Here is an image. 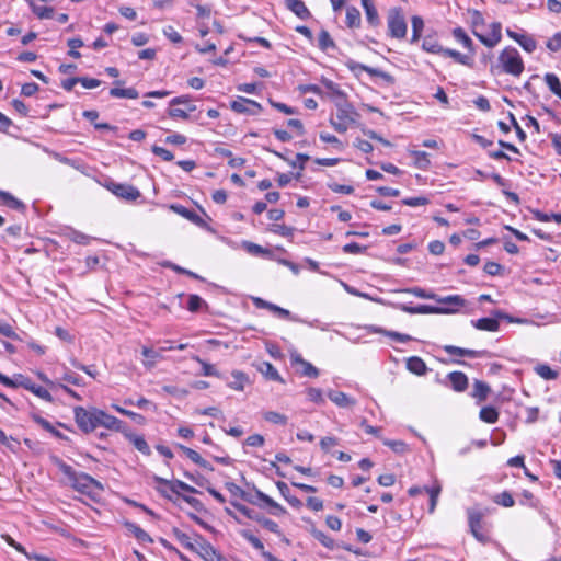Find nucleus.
Returning a JSON list of instances; mask_svg holds the SVG:
<instances>
[{"instance_id": "nucleus-19", "label": "nucleus", "mask_w": 561, "mask_h": 561, "mask_svg": "<svg viewBox=\"0 0 561 561\" xmlns=\"http://www.w3.org/2000/svg\"><path fill=\"white\" fill-rule=\"evenodd\" d=\"M256 369L267 379L278 382H284L277 369L268 362H260L256 364Z\"/></svg>"}, {"instance_id": "nucleus-27", "label": "nucleus", "mask_w": 561, "mask_h": 561, "mask_svg": "<svg viewBox=\"0 0 561 561\" xmlns=\"http://www.w3.org/2000/svg\"><path fill=\"white\" fill-rule=\"evenodd\" d=\"M255 496L273 510L272 514L283 515L286 513V510L282 505L257 489L255 490Z\"/></svg>"}, {"instance_id": "nucleus-5", "label": "nucleus", "mask_w": 561, "mask_h": 561, "mask_svg": "<svg viewBox=\"0 0 561 561\" xmlns=\"http://www.w3.org/2000/svg\"><path fill=\"white\" fill-rule=\"evenodd\" d=\"M388 31L393 38L402 39L407 35V22L399 8H392L388 12Z\"/></svg>"}, {"instance_id": "nucleus-44", "label": "nucleus", "mask_w": 561, "mask_h": 561, "mask_svg": "<svg viewBox=\"0 0 561 561\" xmlns=\"http://www.w3.org/2000/svg\"><path fill=\"white\" fill-rule=\"evenodd\" d=\"M479 416L483 422L493 424L499 420V412L493 407H483Z\"/></svg>"}, {"instance_id": "nucleus-8", "label": "nucleus", "mask_w": 561, "mask_h": 561, "mask_svg": "<svg viewBox=\"0 0 561 561\" xmlns=\"http://www.w3.org/2000/svg\"><path fill=\"white\" fill-rule=\"evenodd\" d=\"M18 387H22L28 391H31L32 393H34L35 396H37L38 398L47 401V402H53V397L50 394V392L41 387V386H36L30 378L27 377H24L22 375H18L16 376V383H15V388Z\"/></svg>"}, {"instance_id": "nucleus-46", "label": "nucleus", "mask_w": 561, "mask_h": 561, "mask_svg": "<svg viewBox=\"0 0 561 561\" xmlns=\"http://www.w3.org/2000/svg\"><path fill=\"white\" fill-rule=\"evenodd\" d=\"M535 371L546 380H554L558 377V373L546 364L537 365Z\"/></svg>"}, {"instance_id": "nucleus-32", "label": "nucleus", "mask_w": 561, "mask_h": 561, "mask_svg": "<svg viewBox=\"0 0 561 561\" xmlns=\"http://www.w3.org/2000/svg\"><path fill=\"white\" fill-rule=\"evenodd\" d=\"M126 437L134 445V447L144 455H150V447L141 435L127 434Z\"/></svg>"}, {"instance_id": "nucleus-47", "label": "nucleus", "mask_w": 561, "mask_h": 561, "mask_svg": "<svg viewBox=\"0 0 561 561\" xmlns=\"http://www.w3.org/2000/svg\"><path fill=\"white\" fill-rule=\"evenodd\" d=\"M453 35H454L455 39L458 41L459 43H461L466 48H468L469 50L473 49V43H472L471 38L467 35V33L461 27H456L453 31Z\"/></svg>"}, {"instance_id": "nucleus-58", "label": "nucleus", "mask_w": 561, "mask_h": 561, "mask_svg": "<svg viewBox=\"0 0 561 561\" xmlns=\"http://www.w3.org/2000/svg\"><path fill=\"white\" fill-rule=\"evenodd\" d=\"M204 305H206V302L198 295L193 294L188 296L187 309L191 312L198 311Z\"/></svg>"}, {"instance_id": "nucleus-39", "label": "nucleus", "mask_w": 561, "mask_h": 561, "mask_svg": "<svg viewBox=\"0 0 561 561\" xmlns=\"http://www.w3.org/2000/svg\"><path fill=\"white\" fill-rule=\"evenodd\" d=\"M410 153L414 157V164L421 170H426L430 164L428 153L425 151L411 150Z\"/></svg>"}, {"instance_id": "nucleus-35", "label": "nucleus", "mask_w": 561, "mask_h": 561, "mask_svg": "<svg viewBox=\"0 0 561 561\" xmlns=\"http://www.w3.org/2000/svg\"><path fill=\"white\" fill-rule=\"evenodd\" d=\"M543 79L549 90L561 101V82L559 78L554 73L548 72Z\"/></svg>"}, {"instance_id": "nucleus-22", "label": "nucleus", "mask_w": 561, "mask_h": 561, "mask_svg": "<svg viewBox=\"0 0 561 561\" xmlns=\"http://www.w3.org/2000/svg\"><path fill=\"white\" fill-rule=\"evenodd\" d=\"M329 399L340 408H351L355 405L356 400L348 397L342 391H330L328 393Z\"/></svg>"}, {"instance_id": "nucleus-51", "label": "nucleus", "mask_w": 561, "mask_h": 561, "mask_svg": "<svg viewBox=\"0 0 561 561\" xmlns=\"http://www.w3.org/2000/svg\"><path fill=\"white\" fill-rule=\"evenodd\" d=\"M263 417L265 421L274 423V424H280L285 425L287 423V416L275 412V411H267L263 414Z\"/></svg>"}, {"instance_id": "nucleus-17", "label": "nucleus", "mask_w": 561, "mask_h": 561, "mask_svg": "<svg viewBox=\"0 0 561 561\" xmlns=\"http://www.w3.org/2000/svg\"><path fill=\"white\" fill-rule=\"evenodd\" d=\"M447 379L456 392H463L468 388V377L462 371L449 373Z\"/></svg>"}, {"instance_id": "nucleus-2", "label": "nucleus", "mask_w": 561, "mask_h": 561, "mask_svg": "<svg viewBox=\"0 0 561 561\" xmlns=\"http://www.w3.org/2000/svg\"><path fill=\"white\" fill-rule=\"evenodd\" d=\"M525 69L520 54L515 47H505L497 57V64L491 68L494 73L496 71L519 77Z\"/></svg>"}, {"instance_id": "nucleus-48", "label": "nucleus", "mask_w": 561, "mask_h": 561, "mask_svg": "<svg viewBox=\"0 0 561 561\" xmlns=\"http://www.w3.org/2000/svg\"><path fill=\"white\" fill-rule=\"evenodd\" d=\"M33 420L35 421L36 424H38L45 431L51 433L54 436H56L58 438H62L61 433L59 431H57L46 419H44L39 415H34Z\"/></svg>"}, {"instance_id": "nucleus-26", "label": "nucleus", "mask_w": 561, "mask_h": 561, "mask_svg": "<svg viewBox=\"0 0 561 561\" xmlns=\"http://www.w3.org/2000/svg\"><path fill=\"white\" fill-rule=\"evenodd\" d=\"M407 369L412 374L423 376L425 375L427 367L422 358L417 356H412L407 360Z\"/></svg>"}, {"instance_id": "nucleus-60", "label": "nucleus", "mask_w": 561, "mask_h": 561, "mask_svg": "<svg viewBox=\"0 0 561 561\" xmlns=\"http://www.w3.org/2000/svg\"><path fill=\"white\" fill-rule=\"evenodd\" d=\"M242 536L248 542H250L253 546V548H255L256 550H260L262 553H263V551H265L263 542L257 537H255L253 534L245 530L242 533Z\"/></svg>"}, {"instance_id": "nucleus-7", "label": "nucleus", "mask_w": 561, "mask_h": 561, "mask_svg": "<svg viewBox=\"0 0 561 561\" xmlns=\"http://www.w3.org/2000/svg\"><path fill=\"white\" fill-rule=\"evenodd\" d=\"M467 515L470 533L477 540L481 542L486 541L488 538L482 531V518L484 514L480 510L472 507L467 510Z\"/></svg>"}, {"instance_id": "nucleus-40", "label": "nucleus", "mask_w": 561, "mask_h": 561, "mask_svg": "<svg viewBox=\"0 0 561 561\" xmlns=\"http://www.w3.org/2000/svg\"><path fill=\"white\" fill-rule=\"evenodd\" d=\"M424 490L430 495L428 512L434 513L436 505H437L438 496L442 492V486H440V484L436 483L435 485H433L431 488L425 486Z\"/></svg>"}, {"instance_id": "nucleus-63", "label": "nucleus", "mask_w": 561, "mask_h": 561, "mask_svg": "<svg viewBox=\"0 0 561 561\" xmlns=\"http://www.w3.org/2000/svg\"><path fill=\"white\" fill-rule=\"evenodd\" d=\"M547 48L551 51L561 49V32L556 33L546 44Z\"/></svg>"}, {"instance_id": "nucleus-4", "label": "nucleus", "mask_w": 561, "mask_h": 561, "mask_svg": "<svg viewBox=\"0 0 561 561\" xmlns=\"http://www.w3.org/2000/svg\"><path fill=\"white\" fill-rule=\"evenodd\" d=\"M73 414L76 423L82 432L90 433L98 427L96 408L84 409L82 407H76Z\"/></svg>"}, {"instance_id": "nucleus-42", "label": "nucleus", "mask_w": 561, "mask_h": 561, "mask_svg": "<svg viewBox=\"0 0 561 561\" xmlns=\"http://www.w3.org/2000/svg\"><path fill=\"white\" fill-rule=\"evenodd\" d=\"M110 95L113 98L137 99L139 93L135 88L121 89L115 87L110 90Z\"/></svg>"}, {"instance_id": "nucleus-18", "label": "nucleus", "mask_w": 561, "mask_h": 561, "mask_svg": "<svg viewBox=\"0 0 561 561\" xmlns=\"http://www.w3.org/2000/svg\"><path fill=\"white\" fill-rule=\"evenodd\" d=\"M443 348L446 353H448L450 355L467 356V357H471V358L483 357L486 354L485 351L462 348V347L454 346V345H445V346H443Z\"/></svg>"}, {"instance_id": "nucleus-57", "label": "nucleus", "mask_w": 561, "mask_h": 561, "mask_svg": "<svg viewBox=\"0 0 561 561\" xmlns=\"http://www.w3.org/2000/svg\"><path fill=\"white\" fill-rule=\"evenodd\" d=\"M313 536L317 540H319L324 547L329 548V549H334L335 548V541L333 538H331L330 536L325 535L323 531L321 530H313Z\"/></svg>"}, {"instance_id": "nucleus-9", "label": "nucleus", "mask_w": 561, "mask_h": 561, "mask_svg": "<svg viewBox=\"0 0 561 561\" xmlns=\"http://www.w3.org/2000/svg\"><path fill=\"white\" fill-rule=\"evenodd\" d=\"M107 188L117 197L126 199V201H136L140 197V192L138 188L130 184H121V183H110Z\"/></svg>"}, {"instance_id": "nucleus-54", "label": "nucleus", "mask_w": 561, "mask_h": 561, "mask_svg": "<svg viewBox=\"0 0 561 561\" xmlns=\"http://www.w3.org/2000/svg\"><path fill=\"white\" fill-rule=\"evenodd\" d=\"M112 408L115 411H117L118 413L130 417L131 420H134L138 424H145V422H146V419L141 414L135 413V412L129 411V410H125V409H123L122 407H119L117 404H112Z\"/></svg>"}, {"instance_id": "nucleus-16", "label": "nucleus", "mask_w": 561, "mask_h": 561, "mask_svg": "<svg viewBox=\"0 0 561 561\" xmlns=\"http://www.w3.org/2000/svg\"><path fill=\"white\" fill-rule=\"evenodd\" d=\"M154 479L157 482L167 485L173 493H175L178 495L180 494L179 493L180 490L188 492V493H198V491L195 488L186 484L185 482H183L181 480L170 481V480H167V479H163L160 477H156Z\"/></svg>"}, {"instance_id": "nucleus-49", "label": "nucleus", "mask_w": 561, "mask_h": 561, "mask_svg": "<svg viewBox=\"0 0 561 561\" xmlns=\"http://www.w3.org/2000/svg\"><path fill=\"white\" fill-rule=\"evenodd\" d=\"M373 331L376 332V333H382V334H385V335H387V336H389V337H391V339H393V340H396V341H398L400 343H405V342L412 340V337L410 335H408V334H402V333L394 332V331H386V330H383L381 328H375Z\"/></svg>"}, {"instance_id": "nucleus-23", "label": "nucleus", "mask_w": 561, "mask_h": 561, "mask_svg": "<svg viewBox=\"0 0 561 561\" xmlns=\"http://www.w3.org/2000/svg\"><path fill=\"white\" fill-rule=\"evenodd\" d=\"M435 301L445 305L443 308L456 309V312H458L460 307L466 306V300L459 295H450L446 297L437 296Z\"/></svg>"}, {"instance_id": "nucleus-25", "label": "nucleus", "mask_w": 561, "mask_h": 561, "mask_svg": "<svg viewBox=\"0 0 561 561\" xmlns=\"http://www.w3.org/2000/svg\"><path fill=\"white\" fill-rule=\"evenodd\" d=\"M286 7L302 20L311 16L310 11L301 0H286Z\"/></svg>"}, {"instance_id": "nucleus-59", "label": "nucleus", "mask_w": 561, "mask_h": 561, "mask_svg": "<svg viewBox=\"0 0 561 561\" xmlns=\"http://www.w3.org/2000/svg\"><path fill=\"white\" fill-rule=\"evenodd\" d=\"M518 44L527 53H533L537 48L536 41L531 36H528V35H525V34H523V36H520V39H519Z\"/></svg>"}, {"instance_id": "nucleus-56", "label": "nucleus", "mask_w": 561, "mask_h": 561, "mask_svg": "<svg viewBox=\"0 0 561 561\" xmlns=\"http://www.w3.org/2000/svg\"><path fill=\"white\" fill-rule=\"evenodd\" d=\"M0 198L11 208L20 209L23 207V203L12 196L10 193L5 191H0Z\"/></svg>"}, {"instance_id": "nucleus-10", "label": "nucleus", "mask_w": 561, "mask_h": 561, "mask_svg": "<svg viewBox=\"0 0 561 561\" xmlns=\"http://www.w3.org/2000/svg\"><path fill=\"white\" fill-rule=\"evenodd\" d=\"M96 416H98V420H96L98 426H103L107 430L116 431V432H122L125 426L123 421H121L119 419H117L111 414H107L103 410L96 409Z\"/></svg>"}, {"instance_id": "nucleus-37", "label": "nucleus", "mask_w": 561, "mask_h": 561, "mask_svg": "<svg viewBox=\"0 0 561 561\" xmlns=\"http://www.w3.org/2000/svg\"><path fill=\"white\" fill-rule=\"evenodd\" d=\"M30 7L38 19H51L54 16V9L51 7L38 5L33 0H30Z\"/></svg>"}, {"instance_id": "nucleus-41", "label": "nucleus", "mask_w": 561, "mask_h": 561, "mask_svg": "<svg viewBox=\"0 0 561 561\" xmlns=\"http://www.w3.org/2000/svg\"><path fill=\"white\" fill-rule=\"evenodd\" d=\"M233 380L228 383L229 388L238 391H242L244 389L245 383L248 382V377L242 371L236 370L232 373Z\"/></svg>"}, {"instance_id": "nucleus-38", "label": "nucleus", "mask_w": 561, "mask_h": 561, "mask_svg": "<svg viewBox=\"0 0 561 561\" xmlns=\"http://www.w3.org/2000/svg\"><path fill=\"white\" fill-rule=\"evenodd\" d=\"M411 24H412L411 43H415L422 36V32H423V28H424V21H423V19L421 16L413 15L412 19H411Z\"/></svg>"}, {"instance_id": "nucleus-21", "label": "nucleus", "mask_w": 561, "mask_h": 561, "mask_svg": "<svg viewBox=\"0 0 561 561\" xmlns=\"http://www.w3.org/2000/svg\"><path fill=\"white\" fill-rule=\"evenodd\" d=\"M362 5L365 11L366 20L369 25L376 27L380 24V19L378 12L374 5L373 0H360Z\"/></svg>"}, {"instance_id": "nucleus-61", "label": "nucleus", "mask_w": 561, "mask_h": 561, "mask_svg": "<svg viewBox=\"0 0 561 561\" xmlns=\"http://www.w3.org/2000/svg\"><path fill=\"white\" fill-rule=\"evenodd\" d=\"M405 293H411L414 296L422 298V299H433L436 300L437 295L433 293H427L425 289H422L420 287H414L411 289H404Z\"/></svg>"}, {"instance_id": "nucleus-14", "label": "nucleus", "mask_w": 561, "mask_h": 561, "mask_svg": "<svg viewBox=\"0 0 561 561\" xmlns=\"http://www.w3.org/2000/svg\"><path fill=\"white\" fill-rule=\"evenodd\" d=\"M230 106L237 113L255 114L261 110V105L259 103L245 98H239L238 100L232 101Z\"/></svg>"}, {"instance_id": "nucleus-28", "label": "nucleus", "mask_w": 561, "mask_h": 561, "mask_svg": "<svg viewBox=\"0 0 561 561\" xmlns=\"http://www.w3.org/2000/svg\"><path fill=\"white\" fill-rule=\"evenodd\" d=\"M491 389L488 383L481 380H474L473 390L471 396L476 398L479 402L486 400Z\"/></svg>"}, {"instance_id": "nucleus-29", "label": "nucleus", "mask_w": 561, "mask_h": 561, "mask_svg": "<svg viewBox=\"0 0 561 561\" xmlns=\"http://www.w3.org/2000/svg\"><path fill=\"white\" fill-rule=\"evenodd\" d=\"M472 324L476 329L489 332H495L499 330L500 323L496 319L493 318H481L477 321H472Z\"/></svg>"}, {"instance_id": "nucleus-64", "label": "nucleus", "mask_w": 561, "mask_h": 561, "mask_svg": "<svg viewBox=\"0 0 561 561\" xmlns=\"http://www.w3.org/2000/svg\"><path fill=\"white\" fill-rule=\"evenodd\" d=\"M163 34L172 43L179 44L182 42V36L175 31L173 26H167L163 28Z\"/></svg>"}, {"instance_id": "nucleus-62", "label": "nucleus", "mask_w": 561, "mask_h": 561, "mask_svg": "<svg viewBox=\"0 0 561 561\" xmlns=\"http://www.w3.org/2000/svg\"><path fill=\"white\" fill-rule=\"evenodd\" d=\"M402 203L410 207L423 206L430 203L428 198L423 196L417 197H408L402 201Z\"/></svg>"}, {"instance_id": "nucleus-50", "label": "nucleus", "mask_w": 561, "mask_h": 561, "mask_svg": "<svg viewBox=\"0 0 561 561\" xmlns=\"http://www.w3.org/2000/svg\"><path fill=\"white\" fill-rule=\"evenodd\" d=\"M493 501L503 507H512L515 504V501H514L512 494L507 491H504V492L495 495Z\"/></svg>"}, {"instance_id": "nucleus-36", "label": "nucleus", "mask_w": 561, "mask_h": 561, "mask_svg": "<svg viewBox=\"0 0 561 561\" xmlns=\"http://www.w3.org/2000/svg\"><path fill=\"white\" fill-rule=\"evenodd\" d=\"M318 47L322 51H328L329 49H334L336 47L334 41L328 31L321 30L318 36Z\"/></svg>"}, {"instance_id": "nucleus-13", "label": "nucleus", "mask_w": 561, "mask_h": 561, "mask_svg": "<svg viewBox=\"0 0 561 561\" xmlns=\"http://www.w3.org/2000/svg\"><path fill=\"white\" fill-rule=\"evenodd\" d=\"M490 28H491V36H489V37L481 35L479 33H476V32H474V35L479 38V41L483 45L492 48V47L496 46L502 39V33H501L502 25L500 22H493L490 25Z\"/></svg>"}, {"instance_id": "nucleus-53", "label": "nucleus", "mask_w": 561, "mask_h": 561, "mask_svg": "<svg viewBox=\"0 0 561 561\" xmlns=\"http://www.w3.org/2000/svg\"><path fill=\"white\" fill-rule=\"evenodd\" d=\"M382 443L396 454H404L409 450L408 445L403 440L382 439Z\"/></svg>"}, {"instance_id": "nucleus-20", "label": "nucleus", "mask_w": 561, "mask_h": 561, "mask_svg": "<svg viewBox=\"0 0 561 561\" xmlns=\"http://www.w3.org/2000/svg\"><path fill=\"white\" fill-rule=\"evenodd\" d=\"M141 354L145 357L142 364L147 369H152L156 366V363L162 359L161 351H156L151 347L144 346L141 348Z\"/></svg>"}, {"instance_id": "nucleus-24", "label": "nucleus", "mask_w": 561, "mask_h": 561, "mask_svg": "<svg viewBox=\"0 0 561 561\" xmlns=\"http://www.w3.org/2000/svg\"><path fill=\"white\" fill-rule=\"evenodd\" d=\"M253 302L257 308L268 309L282 318H290L289 310L284 309L277 305L272 304V302L265 301L262 298H254Z\"/></svg>"}, {"instance_id": "nucleus-45", "label": "nucleus", "mask_w": 561, "mask_h": 561, "mask_svg": "<svg viewBox=\"0 0 561 561\" xmlns=\"http://www.w3.org/2000/svg\"><path fill=\"white\" fill-rule=\"evenodd\" d=\"M173 535L184 548L192 551L195 549L196 542L194 543L192 538L187 534L181 531L178 528H173Z\"/></svg>"}, {"instance_id": "nucleus-33", "label": "nucleus", "mask_w": 561, "mask_h": 561, "mask_svg": "<svg viewBox=\"0 0 561 561\" xmlns=\"http://www.w3.org/2000/svg\"><path fill=\"white\" fill-rule=\"evenodd\" d=\"M276 486H277L278 491L280 492V494L284 496V499L293 507L298 508V507H300L302 505L301 501L298 497L290 495V490H289L288 485L285 482L278 481V482H276Z\"/></svg>"}, {"instance_id": "nucleus-15", "label": "nucleus", "mask_w": 561, "mask_h": 561, "mask_svg": "<svg viewBox=\"0 0 561 561\" xmlns=\"http://www.w3.org/2000/svg\"><path fill=\"white\" fill-rule=\"evenodd\" d=\"M171 209L176 213L178 215L184 217L185 219L190 220L191 222L195 224L198 227L205 228L206 222L205 220L195 211L187 209L186 207L182 205H171Z\"/></svg>"}, {"instance_id": "nucleus-12", "label": "nucleus", "mask_w": 561, "mask_h": 561, "mask_svg": "<svg viewBox=\"0 0 561 561\" xmlns=\"http://www.w3.org/2000/svg\"><path fill=\"white\" fill-rule=\"evenodd\" d=\"M193 551L205 561H216L220 554L209 542L202 540L201 537L196 539V546Z\"/></svg>"}, {"instance_id": "nucleus-3", "label": "nucleus", "mask_w": 561, "mask_h": 561, "mask_svg": "<svg viewBox=\"0 0 561 561\" xmlns=\"http://www.w3.org/2000/svg\"><path fill=\"white\" fill-rule=\"evenodd\" d=\"M357 117L358 113L355 111L354 106L344 99L336 103L335 118L331 117L330 124L337 133L343 134L348 129L351 124L356 122Z\"/></svg>"}, {"instance_id": "nucleus-1", "label": "nucleus", "mask_w": 561, "mask_h": 561, "mask_svg": "<svg viewBox=\"0 0 561 561\" xmlns=\"http://www.w3.org/2000/svg\"><path fill=\"white\" fill-rule=\"evenodd\" d=\"M59 470L69 479L75 490L92 495L103 491V485L98 480L84 472H76L73 468L64 461H58Z\"/></svg>"}, {"instance_id": "nucleus-43", "label": "nucleus", "mask_w": 561, "mask_h": 561, "mask_svg": "<svg viewBox=\"0 0 561 561\" xmlns=\"http://www.w3.org/2000/svg\"><path fill=\"white\" fill-rule=\"evenodd\" d=\"M346 24L348 27L354 28L360 25V12L355 7L346 9Z\"/></svg>"}, {"instance_id": "nucleus-6", "label": "nucleus", "mask_w": 561, "mask_h": 561, "mask_svg": "<svg viewBox=\"0 0 561 561\" xmlns=\"http://www.w3.org/2000/svg\"><path fill=\"white\" fill-rule=\"evenodd\" d=\"M397 309L410 313V314H453L456 313V309L453 308H437L428 305H419L416 307L407 306L404 304L394 305Z\"/></svg>"}, {"instance_id": "nucleus-52", "label": "nucleus", "mask_w": 561, "mask_h": 561, "mask_svg": "<svg viewBox=\"0 0 561 561\" xmlns=\"http://www.w3.org/2000/svg\"><path fill=\"white\" fill-rule=\"evenodd\" d=\"M322 83L332 96L341 99V101L346 98L345 93L333 81L325 79Z\"/></svg>"}, {"instance_id": "nucleus-34", "label": "nucleus", "mask_w": 561, "mask_h": 561, "mask_svg": "<svg viewBox=\"0 0 561 561\" xmlns=\"http://www.w3.org/2000/svg\"><path fill=\"white\" fill-rule=\"evenodd\" d=\"M422 48L432 54H443L444 47L439 45L435 36L433 35H426L422 43Z\"/></svg>"}, {"instance_id": "nucleus-55", "label": "nucleus", "mask_w": 561, "mask_h": 561, "mask_svg": "<svg viewBox=\"0 0 561 561\" xmlns=\"http://www.w3.org/2000/svg\"><path fill=\"white\" fill-rule=\"evenodd\" d=\"M348 67L350 69L352 70H355L356 68H359L360 70L369 73L370 76H377V77H381V78H387L388 75L381 70H378V69H375V68H371V67H368V66H365V65H362V64H355V62H352V64H348Z\"/></svg>"}, {"instance_id": "nucleus-11", "label": "nucleus", "mask_w": 561, "mask_h": 561, "mask_svg": "<svg viewBox=\"0 0 561 561\" xmlns=\"http://www.w3.org/2000/svg\"><path fill=\"white\" fill-rule=\"evenodd\" d=\"M290 363L294 366L301 367L300 374L302 376H306L309 378H317L319 376L318 368L314 367L311 363L305 360L302 358V356L296 351L290 353Z\"/></svg>"}, {"instance_id": "nucleus-30", "label": "nucleus", "mask_w": 561, "mask_h": 561, "mask_svg": "<svg viewBox=\"0 0 561 561\" xmlns=\"http://www.w3.org/2000/svg\"><path fill=\"white\" fill-rule=\"evenodd\" d=\"M124 525H125L126 529L130 534H133L135 536V538L139 542H142V543H145V542H152L151 537L142 528H140L138 525H136L135 523L126 522Z\"/></svg>"}, {"instance_id": "nucleus-31", "label": "nucleus", "mask_w": 561, "mask_h": 561, "mask_svg": "<svg viewBox=\"0 0 561 561\" xmlns=\"http://www.w3.org/2000/svg\"><path fill=\"white\" fill-rule=\"evenodd\" d=\"M442 55H444L446 57H450L456 62L468 66V67H472V65H473V60L470 56L463 55L455 49L444 48V51Z\"/></svg>"}]
</instances>
